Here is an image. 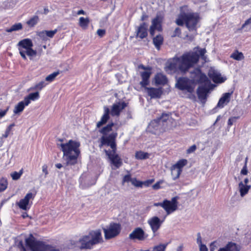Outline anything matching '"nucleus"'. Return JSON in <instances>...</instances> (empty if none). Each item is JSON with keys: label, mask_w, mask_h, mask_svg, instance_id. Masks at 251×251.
Returning a JSON list of instances; mask_svg holds the SVG:
<instances>
[{"label": "nucleus", "mask_w": 251, "mask_h": 251, "mask_svg": "<svg viewBox=\"0 0 251 251\" xmlns=\"http://www.w3.org/2000/svg\"><path fill=\"white\" fill-rule=\"evenodd\" d=\"M194 51H189L183 53L179 57H174L168 61L165 71L170 74L180 72L183 74L187 73L189 70L197 64L200 58L205 60V54L206 50L205 48L196 47Z\"/></svg>", "instance_id": "f257e3e1"}, {"label": "nucleus", "mask_w": 251, "mask_h": 251, "mask_svg": "<svg viewBox=\"0 0 251 251\" xmlns=\"http://www.w3.org/2000/svg\"><path fill=\"white\" fill-rule=\"evenodd\" d=\"M188 5L180 7V13L176 19L175 23L178 26L185 25L189 31L197 32L198 24L200 22L201 17L198 13L193 12Z\"/></svg>", "instance_id": "f03ea898"}, {"label": "nucleus", "mask_w": 251, "mask_h": 251, "mask_svg": "<svg viewBox=\"0 0 251 251\" xmlns=\"http://www.w3.org/2000/svg\"><path fill=\"white\" fill-rule=\"evenodd\" d=\"M58 148L63 152L67 165H75L80 154V143L76 140H69L66 143H57Z\"/></svg>", "instance_id": "7ed1b4c3"}, {"label": "nucleus", "mask_w": 251, "mask_h": 251, "mask_svg": "<svg viewBox=\"0 0 251 251\" xmlns=\"http://www.w3.org/2000/svg\"><path fill=\"white\" fill-rule=\"evenodd\" d=\"M100 149L104 147H110V150L104 149L103 152L105 153L111 163L116 168H119L123 164L122 160L119 155L116 153L117 144L115 141V136L111 135L109 137L103 136L100 140Z\"/></svg>", "instance_id": "20e7f679"}, {"label": "nucleus", "mask_w": 251, "mask_h": 251, "mask_svg": "<svg viewBox=\"0 0 251 251\" xmlns=\"http://www.w3.org/2000/svg\"><path fill=\"white\" fill-rule=\"evenodd\" d=\"M139 68L144 70L145 71L140 72V76L142 81L140 82V85L142 87L144 88L148 93V94L151 98L158 99L161 97L163 94L162 88L147 87L150 84V78L151 75V68L150 67H146L143 64L139 66Z\"/></svg>", "instance_id": "39448f33"}, {"label": "nucleus", "mask_w": 251, "mask_h": 251, "mask_svg": "<svg viewBox=\"0 0 251 251\" xmlns=\"http://www.w3.org/2000/svg\"><path fill=\"white\" fill-rule=\"evenodd\" d=\"M127 106V103L125 101L114 103L111 108V111L107 106L103 107L104 113L102 115L100 120L96 125L97 128H100L103 125H105L110 119V114L112 116H119L121 111Z\"/></svg>", "instance_id": "423d86ee"}, {"label": "nucleus", "mask_w": 251, "mask_h": 251, "mask_svg": "<svg viewBox=\"0 0 251 251\" xmlns=\"http://www.w3.org/2000/svg\"><path fill=\"white\" fill-rule=\"evenodd\" d=\"M102 238L100 230H92L87 235L83 236L79 240L80 248L90 249L94 245L101 242Z\"/></svg>", "instance_id": "0eeeda50"}, {"label": "nucleus", "mask_w": 251, "mask_h": 251, "mask_svg": "<svg viewBox=\"0 0 251 251\" xmlns=\"http://www.w3.org/2000/svg\"><path fill=\"white\" fill-rule=\"evenodd\" d=\"M33 46L32 40L29 38L24 39L18 43L19 53L24 60L27 59L26 55L31 59L37 55V51L32 49Z\"/></svg>", "instance_id": "6e6552de"}, {"label": "nucleus", "mask_w": 251, "mask_h": 251, "mask_svg": "<svg viewBox=\"0 0 251 251\" xmlns=\"http://www.w3.org/2000/svg\"><path fill=\"white\" fill-rule=\"evenodd\" d=\"M25 244L31 251H59L53 246L37 240L32 234H30L29 237L25 239Z\"/></svg>", "instance_id": "1a4fd4ad"}, {"label": "nucleus", "mask_w": 251, "mask_h": 251, "mask_svg": "<svg viewBox=\"0 0 251 251\" xmlns=\"http://www.w3.org/2000/svg\"><path fill=\"white\" fill-rule=\"evenodd\" d=\"M176 87L181 91H186L189 93H192L195 89L193 80L187 77H179L176 83Z\"/></svg>", "instance_id": "9d476101"}, {"label": "nucleus", "mask_w": 251, "mask_h": 251, "mask_svg": "<svg viewBox=\"0 0 251 251\" xmlns=\"http://www.w3.org/2000/svg\"><path fill=\"white\" fill-rule=\"evenodd\" d=\"M121 230L119 224L111 222L107 228H104L105 238L106 239H111L119 234Z\"/></svg>", "instance_id": "9b49d317"}, {"label": "nucleus", "mask_w": 251, "mask_h": 251, "mask_svg": "<svg viewBox=\"0 0 251 251\" xmlns=\"http://www.w3.org/2000/svg\"><path fill=\"white\" fill-rule=\"evenodd\" d=\"M188 163V161L186 159H181L179 160L175 164L173 165L171 168V174L174 176V179L175 180L179 178L182 171V168Z\"/></svg>", "instance_id": "f8f14e48"}, {"label": "nucleus", "mask_w": 251, "mask_h": 251, "mask_svg": "<svg viewBox=\"0 0 251 251\" xmlns=\"http://www.w3.org/2000/svg\"><path fill=\"white\" fill-rule=\"evenodd\" d=\"M190 74L193 81H196L200 84H206L210 82L206 75L201 72L200 68H195Z\"/></svg>", "instance_id": "ddd939ff"}, {"label": "nucleus", "mask_w": 251, "mask_h": 251, "mask_svg": "<svg viewBox=\"0 0 251 251\" xmlns=\"http://www.w3.org/2000/svg\"><path fill=\"white\" fill-rule=\"evenodd\" d=\"M34 197L35 195L33 194L32 193H28L23 199L16 202V205L21 209L27 211L29 210L30 207V205H29L30 200H33Z\"/></svg>", "instance_id": "4468645a"}, {"label": "nucleus", "mask_w": 251, "mask_h": 251, "mask_svg": "<svg viewBox=\"0 0 251 251\" xmlns=\"http://www.w3.org/2000/svg\"><path fill=\"white\" fill-rule=\"evenodd\" d=\"M148 237V234L146 233L141 227L135 228L129 235V238L131 240L144 241Z\"/></svg>", "instance_id": "2eb2a0df"}, {"label": "nucleus", "mask_w": 251, "mask_h": 251, "mask_svg": "<svg viewBox=\"0 0 251 251\" xmlns=\"http://www.w3.org/2000/svg\"><path fill=\"white\" fill-rule=\"evenodd\" d=\"M148 25L147 24L143 22L141 23L137 27L135 31L136 38L143 39L148 36Z\"/></svg>", "instance_id": "dca6fc26"}, {"label": "nucleus", "mask_w": 251, "mask_h": 251, "mask_svg": "<svg viewBox=\"0 0 251 251\" xmlns=\"http://www.w3.org/2000/svg\"><path fill=\"white\" fill-rule=\"evenodd\" d=\"M114 126V123L113 122H111L108 124L106 126L102 127L99 130V132L100 133L102 134V135L101 136L100 138L98 140V143H99V146H100V140L103 137H109L111 135H113L115 136V139H116L117 133H112L108 135L107 134L112 130V127Z\"/></svg>", "instance_id": "f3484780"}, {"label": "nucleus", "mask_w": 251, "mask_h": 251, "mask_svg": "<svg viewBox=\"0 0 251 251\" xmlns=\"http://www.w3.org/2000/svg\"><path fill=\"white\" fill-rule=\"evenodd\" d=\"M162 222L163 221H161L160 219L156 216L152 217L148 221V223L154 234H155V232L160 228Z\"/></svg>", "instance_id": "a211bd4d"}, {"label": "nucleus", "mask_w": 251, "mask_h": 251, "mask_svg": "<svg viewBox=\"0 0 251 251\" xmlns=\"http://www.w3.org/2000/svg\"><path fill=\"white\" fill-rule=\"evenodd\" d=\"M232 93L233 92L223 94L221 98L219 100L217 107L222 108L226 105L227 104L230 100Z\"/></svg>", "instance_id": "6ab92c4d"}, {"label": "nucleus", "mask_w": 251, "mask_h": 251, "mask_svg": "<svg viewBox=\"0 0 251 251\" xmlns=\"http://www.w3.org/2000/svg\"><path fill=\"white\" fill-rule=\"evenodd\" d=\"M208 75L215 83H219L224 81L221 75L214 70H210L208 73Z\"/></svg>", "instance_id": "aec40b11"}, {"label": "nucleus", "mask_w": 251, "mask_h": 251, "mask_svg": "<svg viewBox=\"0 0 251 251\" xmlns=\"http://www.w3.org/2000/svg\"><path fill=\"white\" fill-rule=\"evenodd\" d=\"M162 208L165 210L167 215L171 214L177 209L171 203L170 201L166 199L163 201Z\"/></svg>", "instance_id": "412c9836"}, {"label": "nucleus", "mask_w": 251, "mask_h": 251, "mask_svg": "<svg viewBox=\"0 0 251 251\" xmlns=\"http://www.w3.org/2000/svg\"><path fill=\"white\" fill-rule=\"evenodd\" d=\"M154 81L156 85H165L168 83V79L166 75L161 73H157L154 76Z\"/></svg>", "instance_id": "4be33fe9"}, {"label": "nucleus", "mask_w": 251, "mask_h": 251, "mask_svg": "<svg viewBox=\"0 0 251 251\" xmlns=\"http://www.w3.org/2000/svg\"><path fill=\"white\" fill-rule=\"evenodd\" d=\"M169 117L170 115L169 114L163 113L160 117L151 121V125L155 124V126H157L161 122H166L169 120Z\"/></svg>", "instance_id": "5701e85b"}, {"label": "nucleus", "mask_w": 251, "mask_h": 251, "mask_svg": "<svg viewBox=\"0 0 251 251\" xmlns=\"http://www.w3.org/2000/svg\"><path fill=\"white\" fill-rule=\"evenodd\" d=\"M27 105H28V104H26V101L24 99L23 100L20 101L15 105L13 110L14 113L15 114H20L24 111L25 107Z\"/></svg>", "instance_id": "b1692460"}, {"label": "nucleus", "mask_w": 251, "mask_h": 251, "mask_svg": "<svg viewBox=\"0 0 251 251\" xmlns=\"http://www.w3.org/2000/svg\"><path fill=\"white\" fill-rule=\"evenodd\" d=\"M218 251H239V249L236 244L230 242L225 247L220 248Z\"/></svg>", "instance_id": "393cba45"}, {"label": "nucleus", "mask_w": 251, "mask_h": 251, "mask_svg": "<svg viewBox=\"0 0 251 251\" xmlns=\"http://www.w3.org/2000/svg\"><path fill=\"white\" fill-rule=\"evenodd\" d=\"M40 98L38 92L31 93L24 98V100L26 101V104H28L31 102V100H36Z\"/></svg>", "instance_id": "a878e982"}, {"label": "nucleus", "mask_w": 251, "mask_h": 251, "mask_svg": "<svg viewBox=\"0 0 251 251\" xmlns=\"http://www.w3.org/2000/svg\"><path fill=\"white\" fill-rule=\"evenodd\" d=\"M163 37L161 34L157 35L153 38V43L158 50H160L161 46L163 43Z\"/></svg>", "instance_id": "bb28decb"}, {"label": "nucleus", "mask_w": 251, "mask_h": 251, "mask_svg": "<svg viewBox=\"0 0 251 251\" xmlns=\"http://www.w3.org/2000/svg\"><path fill=\"white\" fill-rule=\"evenodd\" d=\"M57 32V29H55L53 30H43L39 32L38 36L43 39L45 38V36L50 38H52Z\"/></svg>", "instance_id": "cd10ccee"}, {"label": "nucleus", "mask_w": 251, "mask_h": 251, "mask_svg": "<svg viewBox=\"0 0 251 251\" xmlns=\"http://www.w3.org/2000/svg\"><path fill=\"white\" fill-rule=\"evenodd\" d=\"M230 57L237 61H241L244 59L245 56L242 52L236 50L231 54Z\"/></svg>", "instance_id": "c85d7f7f"}, {"label": "nucleus", "mask_w": 251, "mask_h": 251, "mask_svg": "<svg viewBox=\"0 0 251 251\" xmlns=\"http://www.w3.org/2000/svg\"><path fill=\"white\" fill-rule=\"evenodd\" d=\"M90 23L89 19L87 17L86 18L81 17L79 19L78 25L83 29H86Z\"/></svg>", "instance_id": "c756f323"}, {"label": "nucleus", "mask_w": 251, "mask_h": 251, "mask_svg": "<svg viewBox=\"0 0 251 251\" xmlns=\"http://www.w3.org/2000/svg\"><path fill=\"white\" fill-rule=\"evenodd\" d=\"M240 195L243 197L247 194L251 188L249 185H244L242 182H240L239 184Z\"/></svg>", "instance_id": "7c9ffc66"}, {"label": "nucleus", "mask_w": 251, "mask_h": 251, "mask_svg": "<svg viewBox=\"0 0 251 251\" xmlns=\"http://www.w3.org/2000/svg\"><path fill=\"white\" fill-rule=\"evenodd\" d=\"M22 28V24L19 23L13 25L10 28H6L5 30L7 32H12L13 31L21 30Z\"/></svg>", "instance_id": "2f4dec72"}, {"label": "nucleus", "mask_w": 251, "mask_h": 251, "mask_svg": "<svg viewBox=\"0 0 251 251\" xmlns=\"http://www.w3.org/2000/svg\"><path fill=\"white\" fill-rule=\"evenodd\" d=\"M39 18L38 16L35 15L26 22V24L30 27L34 26L39 22Z\"/></svg>", "instance_id": "473e14b6"}, {"label": "nucleus", "mask_w": 251, "mask_h": 251, "mask_svg": "<svg viewBox=\"0 0 251 251\" xmlns=\"http://www.w3.org/2000/svg\"><path fill=\"white\" fill-rule=\"evenodd\" d=\"M8 186V181L6 177H2L0 179V193L5 190Z\"/></svg>", "instance_id": "72a5a7b5"}, {"label": "nucleus", "mask_w": 251, "mask_h": 251, "mask_svg": "<svg viewBox=\"0 0 251 251\" xmlns=\"http://www.w3.org/2000/svg\"><path fill=\"white\" fill-rule=\"evenodd\" d=\"M208 92V89L204 87H199L197 90V94L199 98H205Z\"/></svg>", "instance_id": "f704fd0d"}, {"label": "nucleus", "mask_w": 251, "mask_h": 251, "mask_svg": "<svg viewBox=\"0 0 251 251\" xmlns=\"http://www.w3.org/2000/svg\"><path fill=\"white\" fill-rule=\"evenodd\" d=\"M47 85L44 81H41L38 83L35 84L33 87L30 88V90H38L41 91L43 88L46 87Z\"/></svg>", "instance_id": "c9c22d12"}, {"label": "nucleus", "mask_w": 251, "mask_h": 251, "mask_svg": "<svg viewBox=\"0 0 251 251\" xmlns=\"http://www.w3.org/2000/svg\"><path fill=\"white\" fill-rule=\"evenodd\" d=\"M149 154L147 152L138 151L135 153V157L137 159H145L149 158Z\"/></svg>", "instance_id": "e433bc0d"}, {"label": "nucleus", "mask_w": 251, "mask_h": 251, "mask_svg": "<svg viewBox=\"0 0 251 251\" xmlns=\"http://www.w3.org/2000/svg\"><path fill=\"white\" fill-rule=\"evenodd\" d=\"M60 74V72L57 71L54 72L53 73L49 75L46 77V80L49 82H52L54 80L55 77L57 76Z\"/></svg>", "instance_id": "4c0bfd02"}, {"label": "nucleus", "mask_w": 251, "mask_h": 251, "mask_svg": "<svg viewBox=\"0 0 251 251\" xmlns=\"http://www.w3.org/2000/svg\"><path fill=\"white\" fill-rule=\"evenodd\" d=\"M167 244H161L153 248L152 251H165Z\"/></svg>", "instance_id": "58836bf2"}, {"label": "nucleus", "mask_w": 251, "mask_h": 251, "mask_svg": "<svg viewBox=\"0 0 251 251\" xmlns=\"http://www.w3.org/2000/svg\"><path fill=\"white\" fill-rule=\"evenodd\" d=\"M23 173V169L20 170L19 172L16 171L14 172L11 174V176L13 180H16L19 179Z\"/></svg>", "instance_id": "ea45409f"}, {"label": "nucleus", "mask_w": 251, "mask_h": 251, "mask_svg": "<svg viewBox=\"0 0 251 251\" xmlns=\"http://www.w3.org/2000/svg\"><path fill=\"white\" fill-rule=\"evenodd\" d=\"M131 183L133 185L137 187L142 188L143 187V181L137 180L135 177L132 178Z\"/></svg>", "instance_id": "a19ab883"}, {"label": "nucleus", "mask_w": 251, "mask_h": 251, "mask_svg": "<svg viewBox=\"0 0 251 251\" xmlns=\"http://www.w3.org/2000/svg\"><path fill=\"white\" fill-rule=\"evenodd\" d=\"M132 178H133L131 177V175L130 174L125 175L123 178L122 184L124 185L126 182H131Z\"/></svg>", "instance_id": "79ce46f5"}, {"label": "nucleus", "mask_w": 251, "mask_h": 251, "mask_svg": "<svg viewBox=\"0 0 251 251\" xmlns=\"http://www.w3.org/2000/svg\"><path fill=\"white\" fill-rule=\"evenodd\" d=\"M247 162H248V158L246 157L245 159V164L241 171V174L243 175H247L248 173V169H247Z\"/></svg>", "instance_id": "37998d69"}, {"label": "nucleus", "mask_w": 251, "mask_h": 251, "mask_svg": "<svg viewBox=\"0 0 251 251\" xmlns=\"http://www.w3.org/2000/svg\"><path fill=\"white\" fill-rule=\"evenodd\" d=\"M181 34V30L179 27H177L175 28L173 34L171 35L172 37H175L176 36L179 37Z\"/></svg>", "instance_id": "c03bdc74"}, {"label": "nucleus", "mask_w": 251, "mask_h": 251, "mask_svg": "<svg viewBox=\"0 0 251 251\" xmlns=\"http://www.w3.org/2000/svg\"><path fill=\"white\" fill-rule=\"evenodd\" d=\"M160 21H159V17L157 16L152 20V25H151V26L157 28L158 25H159L160 26Z\"/></svg>", "instance_id": "a18cd8bd"}, {"label": "nucleus", "mask_w": 251, "mask_h": 251, "mask_svg": "<svg viewBox=\"0 0 251 251\" xmlns=\"http://www.w3.org/2000/svg\"><path fill=\"white\" fill-rule=\"evenodd\" d=\"M239 118V116L237 117H232L228 119L227 122L228 126L230 127L233 124V123L235 122L236 120Z\"/></svg>", "instance_id": "49530a36"}, {"label": "nucleus", "mask_w": 251, "mask_h": 251, "mask_svg": "<svg viewBox=\"0 0 251 251\" xmlns=\"http://www.w3.org/2000/svg\"><path fill=\"white\" fill-rule=\"evenodd\" d=\"M163 182L162 180H160L157 182H156L154 184H153L152 186V189L153 190H158L161 188L160 184Z\"/></svg>", "instance_id": "de8ad7c7"}, {"label": "nucleus", "mask_w": 251, "mask_h": 251, "mask_svg": "<svg viewBox=\"0 0 251 251\" xmlns=\"http://www.w3.org/2000/svg\"><path fill=\"white\" fill-rule=\"evenodd\" d=\"M197 149V147L195 145H193L190 147L186 151V152L188 154L194 152Z\"/></svg>", "instance_id": "09e8293b"}, {"label": "nucleus", "mask_w": 251, "mask_h": 251, "mask_svg": "<svg viewBox=\"0 0 251 251\" xmlns=\"http://www.w3.org/2000/svg\"><path fill=\"white\" fill-rule=\"evenodd\" d=\"M154 181V179H151L147 180L145 181H143V185H144L146 187L149 186Z\"/></svg>", "instance_id": "8fccbe9b"}, {"label": "nucleus", "mask_w": 251, "mask_h": 251, "mask_svg": "<svg viewBox=\"0 0 251 251\" xmlns=\"http://www.w3.org/2000/svg\"><path fill=\"white\" fill-rule=\"evenodd\" d=\"M248 25H251V17L245 21L244 24L242 25L241 29L244 28Z\"/></svg>", "instance_id": "3c124183"}, {"label": "nucleus", "mask_w": 251, "mask_h": 251, "mask_svg": "<svg viewBox=\"0 0 251 251\" xmlns=\"http://www.w3.org/2000/svg\"><path fill=\"white\" fill-rule=\"evenodd\" d=\"M177 197H173L170 201L171 203L173 204V205H174L176 208H177L178 204V202L177 201Z\"/></svg>", "instance_id": "603ef678"}, {"label": "nucleus", "mask_w": 251, "mask_h": 251, "mask_svg": "<svg viewBox=\"0 0 251 251\" xmlns=\"http://www.w3.org/2000/svg\"><path fill=\"white\" fill-rule=\"evenodd\" d=\"M97 32L100 37H102L106 33L105 30L103 29H98Z\"/></svg>", "instance_id": "864d4df0"}, {"label": "nucleus", "mask_w": 251, "mask_h": 251, "mask_svg": "<svg viewBox=\"0 0 251 251\" xmlns=\"http://www.w3.org/2000/svg\"><path fill=\"white\" fill-rule=\"evenodd\" d=\"M42 171L45 174V176L48 174V166L46 164H44L42 166Z\"/></svg>", "instance_id": "5fc2aeb1"}, {"label": "nucleus", "mask_w": 251, "mask_h": 251, "mask_svg": "<svg viewBox=\"0 0 251 251\" xmlns=\"http://www.w3.org/2000/svg\"><path fill=\"white\" fill-rule=\"evenodd\" d=\"M200 251H207L208 249L205 245L202 244L200 245Z\"/></svg>", "instance_id": "6e6d98bb"}, {"label": "nucleus", "mask_w": 251, "mask_h": 251, "mask_svg": "<svg viewBox=\"0 0 251 251\" xmlns=\"http://www.w3.org/2000/svg\"><path fill=\"white\" fill-rule=\"evenodd\" d=\"M8 109L9 108L7 107L5 110L0 111V118L3 117L6 115L8 110Z\"/></svg>", "instance_id": "4d7b16f0"}, {"label": "nucleus", "mask_w": 251, "mask_h": 251, "mask_svg": "<svg viewBox=\"0 0 251 251\" xmlns=\"http://www.w3.org/2000/svg\"><path fill=\"white\" fill-rule=\"evenodd\" d=\"M215 242H213L211 243L210 245V251H214L215 249L216 245H215Z\"/></svg>", "instance_id": "13d9d810"}, {"label": "nucleus", "mask_w": 251, "mask_h": 251, "mask_svg": "<svg viewBox=\"0 0 251 251\" xmlns=\"http://www.w3.org/2000/svg\"><path fill=\"white\" fill-rule=\"evenodd\" d=\"M198 238H197V243L200 245L202 243L201 241V236L200 233H198L197 234Z\"/></svg>", "instance_id": "bf43d9fd"}, {"label": "nucleus", "mask_w": 251, "mask_h": 251, "mask_svg": "<svg viewBox=\"0 0 251 251\" xmlns=\"http://www.w3.org/2000/svg\"><path fill=\"white\" fill-rule=\"evenodd\" d=\"M19 248L20 249L21 251H28L25 249V246H24L22 242H21L19 244Z\"/></svg>", "instance_id": "052dcab7"}, {"label": "nucleus", "mask_w": 251, "mask_h": 251, "mask_svg": "<svg viewBox=\"0 0 251 251\" xmlns=\"http://www.w3.org/2000/svg\"><path fill=\"white\" fill-rule=\"evenodd\" d=\"M156 29V28L152 27L151 26H150V32L151 35L153 36L154 34V31Z\"/></svg>", "instance_id": "680f3d73"}, {"label": "nucleus", "mask_w": 251, "mask_h": 251, "mask_svg": "<svg viewBox=\"0 0 251 251\" xmlns=\"http://www.w3.org/2000/svg\"><path fill=\"white\" fill-rule=\"evenodd\" d=\"M76 14H77V15H80V14L85 15L86 12L83 10L81 9V10H78Z\"/></svg>", "instance_id": "e2e57ef3"}, {"label": "nucleus", "mask_w": 251, "mask_h": 251, "mask_svg": "<svg viewBox=\"0 0 251 251\" xmlns=\"http://www.w3.org/2000/svg\"><path fill=\"white\" fill-rule=\"evenodd\" d=\"M186 37L190 41H192L194 39V36L193 35H186Z\"/></svg>", "instance_id": "0e129e2a"}, {"label": "nucleus", "mask_w": 251, "mask_h": 251, "mask_svg": "<svg viewBox=\"0 0 251 251\" xmlns=\"http://www.w3.org/2000/svg\"><path fill=\"white\" fill-rule=\"evenodd\" d=\"M22 217L23 218L25 219L28 217V215L26 212H23L22 215Z\"/></svg>", "instance_id": "69168bd1"}, {"label": "nucleus", "mask_w": 251, "mask_h": 251, "mask_svg": "<svg viewBox=\"0 0 251 251\" xmlns=\"http://www.w3.org/2000/svg\"><path fill=\"white\" fill-rule=\"evenodd\" d=\"M153 205L155 206H160L162 207L163 205V202H157V203H154L153 204Z\"/></svg>", "instance_id": "338daca9"}, {"label": "nucleus", "mask_w": 251, "mask_h": 251, "mask_svg": "<svg viewBox=\"0 0 251 251\" xmlns=\"http://www.w3.org/2000/svg\"><path fill=\"white\" fill-rule=\"evenodd\" d=\"M183 248V247L182 245L179 246L177 249V251H182Z\"/></svg>", "instance_id": "774afa93"}]
</instances>
